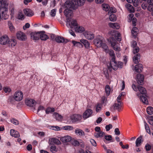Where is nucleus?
<instances>
[{"label":"nucleus","instance_id":"obj_1","mask_svg":"<svg viewBox=\"0 0 153 153\" xmlns=\"http://www.w3.org/2000/svg\"><path fill=\"white\" fill-rule=\"evenodd\" d=\"M64 7L66 8L64 11L65 16L67 17H71L72 15L71 10L76 9L77 7L76 0L66 1L65 3Z\"/></svg>","mask_w":153,"mask_h":153},{"label":"nucleus","instance_id":"obj_2","mask_svg":"<svg viewBox=\"0 0 153 153\" xmlns=\"http://www.w3.org/2000/svg\"><path fill=\"white\" fill-rule=\"evenodd\" d=\"M94 42L95 45L97 47H102L106 53L108 51L107 46L105 43H103L102 40L100 38H95L94 40Z\"/></svg>","mask_w":153,"mask_h":153},{"label":"nucleus","instance_id":"obj_3","mask_svg":"<svg viewBox=\"0 0 153 153\" xmlns=\"http://www.w3.org/2000/svg\"><path fill=\"white\" fill-rule=\"evenodd\" d=\"M8 8L5 7H2L0 8V22L2 19L7 20L9 17L8 14Z\"/></svg>","mask_w":153,"mask_h":153},{"label":"nucleus","instance_id":"obj_4","mask_svg":"<svg viewBox=\"0 0 153 153\" xmlns=\"http://www.w3.org/2000/svg\"><path fill=\"white\" fill-rule=\"evenodd\" d=\"M67 17L66 22V25L68 27H70L71 28H73L74 27V28L77 26V23L76 20Z\"/></svg>","mask_w":153,"mask_h":153},{"label":"nucleus","instance_id":"obj_5","mask_svg":"<svg viewBox=\"0 0 153 153\" xmlns=\"http://www.w3.org/2000/svg\"><path fill=\"white\" fill-rule=\"evenodd\" d=\"M23 97L22 93L21 91H17L15 93L14 98L16 100L19 101L22 100Z\"/></svg>","mask_w":153,"mask_h":153},{"label":"nucleus","instance_id":"obj_6","mask_svg":"<svg viewBox=\"0 0 153 153\" xmlns=\"http://www.w3.org/2000/svg\"><path fill=\"white\" fill-rule=\"evenodd\" d=\"M16 36L18 39L21 41H25L27 39L25 33L21 32H19L16 34Z\"/></svg>","mask_w":153,"mask_h":153},{"label":"nucleus","instance_id":"obj_7","mask_svg":"<svg viewBox=\"0 0 153 153\" xmlns=\"http://www.w3.org/2000/svg\"><path fill=\"white\" fill-rule=\"evenodd\" d=\"M83 34L85 38L88 40H91L94 37V34L90 31H85L84 33Z\"/></svg>","mask_w":153,"mask_h":153},{"label":"nucleus","instance_id":"obj_8","mask_svg":"<svg viewBox=\"0 0 153 153\" xmlns=\"http://www.w3.org/2000/svg\"><path fill=\"white\" fill-rule=\"evenodd\" d=\"M93 113L92 110L88 109L86 110L83 114L82 117L84 119H86L90 117Z\"/></svg>","mask_w":153,"mask_h":153},{"label":"nucleus","instance_id":"obj_9","mask_svg":"<svg viewBox=\"0 0 153 153\" xmlns=\"http://www.w3.org/2000/svg\"><path fill=\"white\" fill-rule=\"evenodd\" d=\"M137 96L140 97V100L143 103L145 104H148V102L147 99V96H146L145 94L144 95L141 96L140 94L137 93Z\"/></svg>","mask_w":153,"mask_h":153},{"label":"nucleus","instance_id":"obj_10","mask_svg":"<svg viewBox=\"0 0 153 153\" xmlns=\"http://www.w3.org/2000/svg\"><path fill=\"white\" fill-rule=\"evenodd\" d=\"M71 120L73 122L80 120L82 118V115L79 114H74L71 117Z\"/></svg>","mask_w":153,"mask_h":153},{"label":"nucleus","instance_id":"obj_11","mask_svg":"<svg viewBox=\"0 0 153 153\" xmlns=\"http://www.w3.org/2000/svg\"><path fill=\"white\" fill-rule=\"evenodd\" d=\"M26 104L30 107H33L36 103V101L32 99H27L25 101Z\"/></svg>","mask_w":153,"mask_h":153},{"label":"nucleus","instance_id":"obj_12","mask_svg":"<svg viewBox=\"0 0 153 153\" xmlns=\"http://www.w3.org/2000/svg\"><path fill=\"white\" fill-rule=\"evenodd\" d=\"M40 32H32L30 33L31 38L35 40H38L39 39Z\"/></svg>","mask_w":153,"mask_h":153},{"label":"nucleus","instance_id":"obj_13","mask_svg":"<svg viewBox=\"0 0 153 153\" xmlns=\"http://www.w3.org/2000/svg\"><path fill=\"white\" fill-rule=\"evenodd\" d=\"M144 79V76L143 75L141 74H137V81L139 85H143Z\"/></svg>","mask_w":153,"mask_h":153},{"label":"nucleus","instance_id":"obj_14","mask_svg":"<svg viewBox=\"0 0 153 153\" xmlns=\"http://www.w3.org/2000/svg\"><path fill=\"white\" fill-rule=\"evenodd\" d=\"M109 65L114 70H116L117 69V63L115 61V59H111Z\"/></svg>","mask_w":153,"mask_h":153},{"label":"nucleus","instance_id":"obj_15","mask_svg":"<svg viewBox=\"0 0 153 153\" xmlns=\"http://www.w3.org/2000/svg\"><path fill=\"white\" fill-rule=\"evenodd\" d=\"M9 38L7 35H4L0 38V43L1 45H6L8 41Z\"/></svg>","mask_w":153,"mask_h":153},{"label":"nucleus","instance_id":"obj_16","mask_svg":"<svg viewBox=\"0 0 153 153\" xmlns=\"http://www.w3.org/2000/svg\"><path fill=\"white\" fill-rule=\"evenodd\" d=\"M72 139V138L71 136L66 135L61 137L60 140L63 143H66L70 142Z\"/></svg>","mask_w":153,"mask_h":153},{"label":"nucleus","instance_id":"obj_17","mask_svg":"<svg viewBox=\"0 0 153 153\" xmlns=\"http://www.w3.org/2000/svg\"><path fill=\"white\" fill-rule=\"evenodd\" d=\"M56 41L58 43H67L68 41L67 39H65L64 37L61 36H58L56 37L55 39Z\"/></svg>","mask_w":153,"mask_h":153},{"label":"nucleus","instance_id":"obj_18","mask_svg":"<svg viewBox=\"0 0 153 153\" xmlns=\"http://www.w3.org/2000/svg\"><path fill=\"white\" fill-rule=\"evenodd\" d=\"M25 14L27 16L30 17L34 15L33 12L30 9H26L24 10Z\"/></svg>","mask_w":153,"mask_h":153},{"label":"nucleus","instance_id":"obj_19","mask_svg":"<svg viewBox=\"0 0 153 153\" xmlns=\"http://www.w3.org/2000/svg\"><path fill=\"white\" fill-rule=\"evenodd\" d=\"M44 31L40 32L39 38L42 40L45 41L48 39V35L45 34Z\"/></svg>","mask_w":153,"mask_h":153},{"label":"nucleus","instance_id":"obj_20","mask_svg":"<svg viewBox=\"0 0 153 153\" xmlns=\"http://www.w3.org/2000/svg\"><path fill=\"white\" fill-rule=\"evenodd\" d=\"M117 102L118 103H115L113 106L111 108V110H112V108L113 107L114 109H117L118 111H120L122 103L121 102Z\"/></svg>","mask_w":153,"mask_h":153},{"label":"nucleus","instance_id":"obj_21","mask_svg":"<svg viewBox=\"0 0 153 153\" xmlns=\"http://www.w3.org/2000/svg\"><path fill=\"white\" fill-rule=\"evenodd\" d=\"M134 69L135 71L137 72L140 73L142 71L143 69L142 65L140 63L135 65Z\"/></svg>","mask_w":153,"mask_h":153},{"label":"nucleus","instance_id":"obj_22","mask_svg":"<svg viewBox=\"0 0 153 153\" xmlns=\"http://www.w3.org/2000/svg\"><path fill=\"white\" fill-rule=\"evenodd\" d=\"M10 134L11 136L15 137H18L20 136L19 133L13 129L10 130Z\"/></svg>","mask_w":153,"mask_h":153},{"label":"nucleus","instance_id":"obj_23","mask_svg":"<svg viewBox=\"0 0 153 153\" xmlns=\"http://www.w3.org/2000/svg\"><path fill=\"white\" fill-rule=\"evenodd\" d=\"M80 42L84 45L86 48H88L90 47V44L88 41L85 39H82L80 40Z\"/></svg>","mask_w":153,"mask_h":153},{"label":"nucleus","instance_id":"obj_24","mask_svg":"<svg viewBox=\"0 0 153 153\" xmlns=\"http://www.w3.org/2000/svg\"><path fill=\"white\" fill-rule=\"evenodd\" d=\"M142 138L143 136H140L137 138L135 142L136 146V147H138L140 146L141 143L142 142Z\"/></svg>","mask_w":153,"mask_h":153},{"label":"nucleus","instance_id":"obj_25","mask_svg":"<svg viewBox=\"0 0 153 153\" xmlns=\"http://www.w3.org/2000/svg\"><path fill=\"white\" fill-rule=\"evenodd\" d=\"M108 25L110 27L114 29H117L120 27L118 24L116 23H109Z\"/></svg>","mask_w":153,"mask_h":153},{"label":"nucleus","instance_id":"obj_26","mask_svg":"<svg viewBox=\"0 0 153 153\" xmlns=\"http://www.w3.org/2000/svg\"><path fill=\"white\" fill-rule=\"evenodd\" d=\"M8 43L9 46L13 47L16 45L17 42L16 40L11 39L8 41Z\"/></svg>","mask_w":153,"mask_h":153},{"label":"nucleus","instance_id":"obj_27","mask_svg":"<svg viewBox=\"0 0 153 153\" xmlns=\"http://www.w3.org/2000/svg\"><path fill=\"white\" fill-rule=\"evenodd\" d=\"M137 88L141 94H146V91L143 87L139 85L137 86Z\"/></svg>","mask_w":153,"mask_h":153},{"label":"nucleus","instance_id":"obj_28","mask_svg":"<svg viewBox=\"0 0 153 153\" xmlns=\"http://www.w3.org/2000/svg\"><path fill=\"white\" fill-rule=\"evenodd\" d=\"M75 133L79 136H83L85 135L84 132L81 129L76 128L75 130Z\"/></svg>","mask_w":153,"mask_h":153},{"label":"nucleus","instance_id":"obj_29","mask_svg":"<svg viewBox=\"0 0 153 153\" xmlns=\"http://www.w3.org/2000/svg\"><path fill=\"white\" fill-rule=\"evenodd\" d=\"M75 30L76 32L82 33L85 31V29L83 27L78 26H77L76 27H75Z\"/></svg>","mask_w":153,"mask_h":153},{"label":"nucleus","instance_id":"obj_30","mask_svg":"<svg viewBox=\"0 0 153 153\" xmlns=\"http://www.w3.org/2000/svg\"><path fill=\"white\" fill-rule=\"evenodd\" d=\"M138 31V29L136 27H133L131 31V33L132 36L135 38L136 37V36L137 34V32Z\"/></svg>","mask_w":153,"mask_h":153},{"label":"nucleus","instance_id":"obj_31","mask_svg":"<svg viewBox=\"0 0 153 153\" xmlns=\"http://www.w3.org/2000/svg\"><path fill=\"white\" fill-rule=\"evenodd\" d=\"M51 142L52 144H55L57 145L61 144V143L60 140L56 138H53L51 139Z\"/></svg>","mask_w":153,"mask_h":153},{"label":"nucleus","instance_id":"obj_32","mask_svg":"<svg viewBox=\"0 0 153 153\" xmlns=\"http://www.w3.org/2000/svg\"><path fill=\"white\" fill-rule=\"evenodd\" d=\"M140 55L139 53H137L134 56L133 58V60L135 63H137L139 62Z\"/></svg>","mask_w":153,"mask_h":153},{"label":"nucleus","instance_id":"obj_33","mask_svg":"<svg viewBox=\"0 0 153 153\" xmlns=\"http://www.w3.org/2000/svg\"><path fill=\"white\" fill-rule=\"evenodd\" d=\"M105 134L103 132L101 131L98 132H95L94 134V136L97 138H99L102 137Z\"/></svg>","mask_w":153,"mask_h":153},{"label":"nucleus","instance_id":"obj_34","mask_svg":"<svg viewBox=\"0 0 153 153\" xmlns=\"http://www.w3.org/2000/svg\"><path fill=\"white\" fill-rule=\"evenodd\" d=\"M53 116L56 118V120H58L60 121L61 120L62 118V116L57 113H54L53 114Z\"/></svg>","mask_w":153,"mask_h":153},{"label":"nucleus","instance_id":"obj_35","mask_svg":"<svg viewBox=\"0 0 153 153\" xmlns=\"http://www.w3.org/2000/svg\"><path fill=\"white\" fill-rule=\"evenodd\" d=\"M146 111L148 114H153V108L152 106H149L147 108Z\"/></svg>","mask_w":153,"mask_h":153},{"label":"nucleus","instance_id":"obj_36","mask_svg":"<svg viewBox=\"0 0 153 153\" xmlns=\"http://www.w3.org/2000/svg\"><path fill=\"white\" fill-rule=\"evenodd\" d=\"M1 5L4 6V7L7 6L9 4V0H0Z\"/></svg>","mask_w":153,"mask_h":153},{"label":"nucleus","instance_id":"obj_37","mask_svg":"<svg viewBox=\"0 0 153 153\" xmlns=\"http://www.w3.org/2000/svg\"><path fill=\"white\" fill-rule=\"evenodd\" d=\"M102 104L98 103L96 105V111L97 112H100L102 109Z\"/></svg>","mask_w":153,"mask_h":153},{"label":"nucleus","instance_id":"obj_38","mask_svg":"<svg viewBox=\"0 0 153 153\" xmlns=\"http://www.w3.org/2000/svg\"><path fill=\"white\" fill-rule=\"evenodd\" d=\"M102 7L103 10L106 11H108L110 8L109 5L105 4H102Z\"/></svg>","mask_w":153,"mask_h":153},{"label":"nucleus","instance_id":"obj_39","mask_svg":"<svg viewBox=\"0 0 153 153\" xmlns=\"http://www.w3.org/2000/svg\"><path fill=\"white\" fill-rule=\"evenodd\" d=\"M111 45L113 47V48L116 51H120V48L119 47L116 45V43L111 42Z\"/></svg>","mask_w":153,"mask_h":153},{"label":"nucleus","instance_id":"obj_40","mask_svg":"<svg viewBox=\"0 0 153 153\" xmlns=\"http://www.w3.org/2000/svg\"><path fill=\"white\" fill-rule=\"evenodd\" d=\"M126 7L131 12H133L134 9L132 6L129 4H127L126 5Z\"/></svg>","mask_w":153,"mask_h":153},{"label":"nucleus","instance_id":"obj_41","mask_svg":"<svg viewBox=\"0 0 153 153\" xmlns=\"http://www.w3.org/2000/svg\"><path fill=\"white\" fill-rule=\"evenodd\" d=\"M55 111L54 108H51L50 107H48L45 110V112L46 114H48L49 113L53 112Z\"/></svg>","mask_w":153,"mask_h":153},{"label":"nucleus","instance_id":"obj_42","mask_svg":"<svg viewBox=\"0 0 153 153\" xmlns=\"http://www.w3.org/2000/svg\"><path fill=\"white\" fill-rule=\"evenodd\" d=\"M85 0H76V6H81L85 2Z\"/></svg>","mask_w":153,"mask_h":153},{"label":"nucleus","instance_id":"obj_43","mask_svg":"<svg viewBox=\"0 0 153 153\" xmlns=\"http://www.w3.org/2000/svg\"><path fill=\"white\" fill-rule=\"evenodd\" d=\"M24 18V15L22 12L19 11L18 14V19H19L23 20Z\"/></svg>","mask_w":153,"mask_h":153},{"label":"nucleus","instance_id":"obj_44","mask_svg":"<svg viewBox=\"0 0 153 153\" xmlns=\"http://www.w3.org/2000/svg\"><path fill=\"white\" fill-rule=\"evenodd\" d=\"M105 92L107 95L108 96L110 94V88L109 86L108 85H106L105 87Z\"/></svg>","mask_w":153,"mask_h":153},{"label":"nucleus","instance_id":"obj_45","mask_svg":"<svg viewBox=\"0 0 153 153\" xmlns=\"http://www.w3.org/2000/svg\"><path fill=\"white\" fill-rule=\"evenodd\" d=\"M144 123L145 125V128L146 132L149 134H151V132L149 128L147 123H146L145 121H144Z\"/></svg>","mask_w":153,"mask_h":153},{"label":"nucleus","instance_id":"obj_46","mask_svg":"<svg viewBox=\"0 0 153 153\" xmlns=\"http://www.w3.org/2000/svg\"><path fill=\"white\" fill-rule=\"evenodd\" d=\"M72 43L74 46H76L78 47H80V46H82V44L80 42H77L73 40L72 41Z\"/></svg>","mask_w":153,"mask_h":153},{"label":"nucleus","instance_id":"obj_47","mask_svg":"<svg viewBox=\"0 0 153 153\" xmlns=\"http://www.w3.org/2000/svg\"><path fill=\"white\" fill-rule=\"evenodd\" d=\"M109 19L111 21L114 22L116 20V17L114 14H112L110 15Z\"/></svg>","mask_w":153,"mask_h":153},{"label":"nucleus","instance_id":"obj_48","mask_svg":"<svg viewBox=\"0 0 153 153\" xmlns=\"http://www.w3.org/2000/svg\"><path fill=\"white\" fill-rule=\"evenodd\" d=\"M108 52L109 53V54L111 57V59L113 58L114 59H115V56L114 52V51L113 50H110L109 51L108 50Z\"/></svg>","mask_w":153,"mask_h":153},{"label":"nucleus","instance_id":"obj_49","mask_svg":"<svg viewBox=\"0 0 153 153\" xmlns=\"http://www.w3.org/2000/svg\"><path fill=\"white\" fill-rule=\"evenodd\" d=\"M63 128L66 130H71L73 129V128L72 126H66L63 127Z\"/></svg>","mask_w":153,"mask_h":153},{"label":"nucleus","instance_id":"obj_50","mask_svg":"<svg viewBox=\"0 0 153 153\" xmlns=\"http://www.w3.org/2000/svg\"><path fill=\"white\" fill-rule=\"evenodd\" d=\"M71 144L75 146H78L79 144V141L75 140H72Z\"/></svg>","mask_w":153,"mask_h":153},{"label":"nucleus","instance_id":"obj_51","mask_svg":"<svg viewBox=\"0 0 153 153\" xmlns=\"http://www.w3.org/2000/svg\"><path fill=\"white\" fill-rule=\"evenodd\" d=\"M9 10L10 12V15L11 17H13L14 13V8L13 7H9Z\"/></svg>","mask_w":153,"mask_h":153},{"label":"nucleus","instance_id":"obj_52","mask_svg":"<svg viewBox=\"0 0 153 153\" xmlns=\"http://www.w3.org/2000/svg\"><path fill=\"white\" fill-rule=\"evenodd\" d=\"M102 105H104L105 106L106 105V104L107 102V98H106L104 96H103L102 97Z\"/></svg>","mask_w":153,"mask_h":153},{"label":"nucleus","instance_id":"obj_53","mask_svg":"<svg viewBox=\"0 0 153 153\" xmlns=\"http://www.w3.org/2000/svg\"><path fill=\"white\" fill-rule=\"evenodd\" d=\"M50 150L53 153H55L57 152L56 147L54 146H52L51 147Z\"/></svg>","mask_w":153,"mask_h":153},{"label":"nucleus","instance_id":"obj_54","mask_svg":"<svg viewBox=\"0 0 153 153\" xmlns=\"http://www.w3.org/2000/svg\"><path fill=\"white\" fill-rule=\"evenodd\" d=\"M56 9H55L51 10L50 13L51 16L52 17L55 16L56 14Z\"/></svg>","mask_w":153,"mask_h":153},{"label":"nucleus","instance_id":"obj_55","mask_svg":"<svg viewBox=\"0 0 153 153\" xmlns=\"http://www.w3.org/2000/svg\"><path fill=\"white\" fill-rule=\"evenodd\" d=\"M4 91L5 93H9L11 91L10 88L8 87H5L3 88Z\"/></svg>","mask_w":153,"mask_h":153},{"label":"nucleus","instance_id":"obj_56","mask_svg":"<svg viewBox=\"0 0 153 153\" xmlns=\"http://www.w3.org/2000/svg\"><path fill=\"white\" fill-rule=\"evenodd\" d=\"M11 122L15 125H17L19 124V121L15 119H12L10 120Z\"/></svg>","mask_w":153,"mask_h":153},{"label":"nucleus","instance_id":"obj_57","mask_svg":"<svg viewBox=\"0 0 153 153\" xmlns=\"http://www.w3.org/2000/svg\"><path fill=\"white\" fill-rule=\"evenodd\" d=\"M147 10L149 11H152V15L153 16V5H149L147 7Z\"/></svg>","mask_w":153,"mask_h":153},{"label":"nucleus","instance_id":"obj_58","mask_svg":"<svg viewBox=\"0 0 153 153\" xmlns=\"http://www.w3.org/2000/svg\"><path fill=\"white\" fill-rule=\"evenodd\" d=\"M139 51V48L138 47H137L135 48H134L133 50V53L134 54H135L138 53Z\"/></svg>","mask_w":153,"mask_h":153},{"label":"nucleus","instance_id":"obj_59","mask_svg":"<svg viewBox=\"0 0 153 153\" xmlns=\"http://www.w3.org/2000/svg\"><path fill=\"white\" fill-rule=\"evenodd\" d=\"M90 142L91 143V144L94 146H97V143L96 141L93 139H91L90 140Z\"/></svg>","mask_w":153,"mask_h":153},{"label":"nucleus","instance_id":"obj_60","mask_svg":"<svg viewBox=\"0 0 153 153\" xmlns=\"http://www.w3.org/2000/svg\"><path fill=\"white\" fill-rule=\"evenodd\" d=\"M112 128V125L111 124L106 125L105 126V129L107 131H109L110 129Z\"/></svg>","mask_w":153,"mask_h":153},{"label":"nucleus","instance_id":"obj_61","mask_svg":"<svg viewBox=\"0 0 153 153\" xmlns=\"http://www.w3.org/2000/svg\"><path fill=\"white\" fill-rule=\"evenodd\" d=\"M123 63L121 62H119L117 63V68H122L123 66Z\"/></svg>","mask_w":153,"mask_h":153},{"label":"nucleus","instance_id":"obj_62","mask_svg":"<svg viewBox=\"0 0 153 153\" xmlns=\"http://www.w3.org/2000/svg\"><path fill=\"white\" fill-rule=\"evenodd\" d=\"M110 10L109 11V13H115L116 11L115 8L114 7H111L110 8Z\"/></svg>","mask_w":153,"mask_h":153},{"label":"nucleus","instance_id":"obj_63","mask_svg":"<svg viewBox=\"0 0 153 153\" xmlns=\"http://www.w3.org/2000/svg\"><path fill=\"white\" fill-rule=\"evenodd\" d=\"M145 148L146 151H149L151 149V146L149 144H146L145 146Z\"/></svg>","mask_w":153,"mask_h":153},{"label":"nucleus","instance_id":"obj_64","mask_svg":"<svg viewBox=\"0 0 153 153\" xmlns=\"http://www.w3.org/2000/svg\"><path fill=\"white\" fill-rule=\"evenodd\" d=\"M105 139L109 141L112 140V136L111 135H108L107 136H105Z\"/></svg>","mask_w":153,"mask_h":153}]
</instances>
